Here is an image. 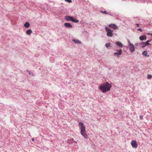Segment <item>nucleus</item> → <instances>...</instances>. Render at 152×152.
<instances>
[{
    "label": "nucleus",
    "mask_w": 152,
    "mask_h": 152,
    "mask_svg": "<svg viewBox=\"0 0 152 152\" xmlns=\"http://www.w3.org/2000/svg\"><path fill=\"white\" fill-rule=\"evenodd\" d=\"M111 85L108 82H106L102 84L99 87V89L103 93H105L110 90Z\"/></svg>",
    "instance_id": "obj_1"
},
{
    "label": "nucleus",
    "mask_w": 152,
    "mask_h": 152,
    "mask_svg": "<svg viewBox=\"0 0 152 152\" xmlns=\"http://www.w3.org/2000/svg\"><path fill=\"white\" fill-rule=\"evenodd\" d=\"M79 124L80 126V129H81L80 133L86 139H87L88 135L86 131V127L84 126V124L83 122H80Z\"/></svg>",
    "instance_id": "obj_2"
},
{
    "label": "nucleus",
    "mask_w": 152,
    "mask_h": 152,
    "mask_svg": "<svg viewBox=\"0 0 152 152\" xmlns=\"http://www.w3.org/2000/svg\"><path fill=\"white\" fill-rule=\"evenodd\" d=\"M105 29L107 32V35L108 37H112L113 36V30L110 29L107 27H105Z\"/></svg>",
    "instance_id": "obj_3"
},
{
    "label": "nucleus",
    "mask_w": 152,
    "mask_h": 152,
    "mask_svg": "<svg viewBox=\"0 0 152 152\" xmlns=\"http://www.w3.org/2000/svg\"><path fill=\"white\" fill-rule=\"evenodd\" d=\"M151 41V40H148L146 42H142L141 43H140L139 45L142 46V47H145L146 45H150L149 42Z\"/></svg>",
    "instance_id": "obj_4"
},
{
    "label": "nucleus",
    "mask_w": 152,
    "mask_h": 152,
    "mask_svg": "<svg viewBox=\"0 0 152 152\" xmlns=\"http://www.w3.org/2000/svg\"><path fill=\"white\" fill-rule=\"evenodd\" d=\"M129 50L131 53H133L135 51V48L134 45L132 44H130L128 46Z\"/></svg>",
    "instance_id": "obj_5"
},
{
    "label": "nucleus",
    "mask_w": 152,
    "mask_h": 152,
    "mask_svg": "<svg viewBox=\"0 0 152 152\" xmlns=\"http://www.w3.org/2000/svg\"><path fill=\"white\" fill-rule=\"evenodd\" d=\"M116 51L117 52L114 53V55L119 57L122 54V51L121 49H119V50H117Z\"/></svg>",
    "instance_id": "obj_6"
},
{
    "label": "nucleus",
    "mask_w": 152,
    "mask_h": 152,
    "mask_svg": "<svg viewBox=\"0 0 152 152\" xmlns=\"http://www.w3.org/2000/svg\"><path fill=\"white\" fill-rule=\"evenodd\" d=\"M109 26L110 28H112L113 29H117L118 28V26L114 24H110Z\"/></svg>",
    "instance_id": "obj_7"
},
{
    "label": "nucleus",
    "mask_w": 152,
    "mask_h": 152,
    "mask_svg": "<svg viewBox=\"0 0 152 152\" xmlns=\"http://www.w3.org/2000/svg\"><path fill=\"white\" fill-rule=\"evenodd\" d=\"M132 146L134 148H136L137 147L138 145L136 141L134 140H132L131 142Z\"/></svg>",
    "instance_id": "obj_8"
},
{
    "label": "nucleus",
    "mask_w": 152,
    "mask_h": 152,
    "mask_svg": "<svg viewBox=\"0 0 152 152\" xmlns=\"http://www.w3.org/2000/svg\"><path fill=\"white\" fill-rule=\"evenodd\" d=\"M64 26L66 27L70 28H72V25L69 23H64Z\"/></svg>",
    "instance_id": "obj_9"
},
{
    "label": "nucleus",
    "mask_w": 152,
    "mask_h": 152,
    "mask_svg": "<svg viewBox=\"0 0 152 152\" xmlns=\"http://www.w3.org/2000/svg\"><path fill=\"white\" fill-rule=\"evenodd\" d=\"M116 45L118 47L122 48L123 46V44L120 41L116 42L115 43Z\"/></svg>",
    "instance_id": "obj_10"
},
{
    "label": "nucleus",
    "mask_w": 152,
    "mask_h": 152,
    "mask_svg": "<svg viewBox=\"0 0 152 152\" xmlns=\"http://www.w3.org/2000/svg\"><path fill=\"white\" fill-rule=\"evenodd\" d=\"M72 18V16H65V19L67 21H71V19Z\"/></svg>",
    "instance_id": "obj_11"
},
{
    "label": "nucleus",
    "mask_w": 152,
    "mask_h": 152,
    "mask_svg": "<svg viewBox=\"0 0 152 152\" xmlns=\"http://www.w3.org/2000/svg\"><path fill=\"white\" fill-rule=\"evenodd\" d=\"M147 38L146 36L145 35H143L140 37V39L141 40H145Z\"/></svg>",
    "instance_id": "obj_12"
},
{
    "label": "nucleus",
    "mask_w": 152,
    "mask_h": 152,
    "mask_svg": "<svg viewBox=\"0 0 152 152\" xmlns=\"http://www.w3.org/2000/svg\"><path fill=\"white\" fill-rule=\"evenodd\" d=\"M72 41L73 42L77 44H80L81 43V42L78 39H73Z\"/></svg>",
    "instance_id": "obj_13"
},
{
    "label": "nucleus",
    "mask_w": 152,
    "mask_h": 152,
    "mask_svg": "<svg viewBox=\"0 0 152 152\" xmlns=\"http://www.w3.org/2000/svg\"><path fill=\"white\" fill-rule=\"evenodd\" d=\"M142 54V55L148 57L149 56V55H148L147 52L146 51H143Z\"/></svg>",
    "instance_id": "obj_14"
},
{
    "label": "nucleus",
    "mask_w": 152,
    "mask_h": 152,
    "mask_svg": "<svg viewBox=\"0 0 152 152\" xmlns=\"http://www.w3.org/2000/svg\"><path fill=\"white\" fill-rule=\"evenodd\" d=\"M71 21L72 22L75 23H77L79 21L78 20L74 18L73 16H72V18L71 19Z\"/></svg>",
    "instance_id": "obj_15"
},
{
    "label": "nucleus",
    "mask_w": 152,
    "mask_h": 152,
    "mask_svg": "<svg viewBox=\"0 0 152 152\" xmlns=\"http://www.w3.org/2000/svg\"><path fill=\"white\" fill-rule=\"evenodd\" d=\"M71 21L72 22L75 23H77L79 21L78 20L74 18L73 16H72V18L71 19Z\"/></svg>",
    "instance_id": "obj_16"
},
{
    "label": "nucleus",
    "mask_w": 152,
    "mask_h": 152,
    "mask_svg": "<svg viewBox=\"0 0 152 152\" xmlns=\"http://www.w3.org/2000/svg\"><path fill=\"white\" fill-rule=\"evenodd\" d=\"M30 24L28 22H26L24 24V26L26 28H28L30 26Z\"/></svg>",
    "instance_id": "obj_17"
},
{
    "label": "nucleus",
    "mask_w": 152,
    "mask_h": 152,
    "mask_svg": "<svg viewBox=\"0 0 152 152\" xmlns=\"http://www.w3.org/2000/svg\"><path fill=\"white\" fill-rule=\"evenodd\" d=\"M32 31L31 29H29L27 30L26 31V34L29 35L32 33Z\"/></svg>",
    "instance_id": "obj_18"
},
{
    "label": "nucleus",
    "mask_w": 152,
    "mask_h": 152,
    "mask_svg": "<svg viewBox=\"0 0 152 152\" xmlns=\"http://www.w3.org/2000/svg\"><path fill=\"white\" fill-rule=\"evenodd\" d=\"M73 139H69L67 140V142L69 143H72L73 142Z\"/></svg>",
    "instance_id": "obj_19"
},
{
    "label": "nucleus",
    "mask_w": 152,
    "mask_h": 152,
    "mask_svg": "<svg viewBox=\"0 0 152 152\" xmlns=\"http://www.w3.org/2000/svg\"><path fill=\"white\" fill-rule=\"evenodd\" d=\"M110 45H111L110 43V42H108L107 43H106L105 44V46L107 48L110 46Z\"/></svg>",
    "instance_id": "obj_20"
},
{
    "label": "nucleus",
    "mask_w": 152,
    "mask_h": 152,
    "mask_svg": "<svg viewBox=\"0 0 152 152\" xmlns=\"http://www.w3.org/2000/svg\"><path fill=\"white\" fill-rule=\"evenodd\" d=\"M147 78L148 79H151L152 78V75H148L147 76Z\"/></svg>",
    "instance_id": "obj_21"
},
{
    "label": "nucleus",
    "mask_w": 152,
    "mask_h": 152,
    "mask_svg": "<svg viewBox=\"0 0 152 152\" xmlns=\"http://www.w3.org/2000/svg\"><path fill=\"white\" fill-rule=\"evenodd\" d=\"M100 12L101 13H104L105 14H109V13H107V11H102V10H101L100 11Z\"/></svg>",
    "instance_id": "obj_22"
},
{
    "label": "nucleus",
    "mask_w": 152,
    "mask_h": 152,
    "mask_svg": "<svg viewBox=\"0 0 152 152\" xmlns=\"http://www.w3.org/2000/svg\"><path fill=\"white\" fill-rule=\"evenodd\" d=\"M65 1L69 3L72 2V0H65Z\"/></svg>",
    "instance_id": "obj_23"
},
{
    "label": "nucleus",
    "mask_w": 152,
    "mask_h": 152,
    "mask_svg": "<svg viewBox=\"0 0 152 152\" xmlns=\"http://www.w3.org/2000/svg\"><path fill=\"white\" fill-rule=\"evenodd\" d=\"M137 30L138 31H140L142 32V29L141 28H139L137 29Z\"/></svg>",
    "instance_id": "obj_24"
},
{
    "label": "nucleus",
    "mask_w": 152,
    "mask_h": 152,
    "mask_svg": "<svg viewBox=\"0 0 152 152\" xmlns=\"http://www.w3.org/2000/svg\"><path fill=\"white\" fill-rule=\"evenodd\" d=\"M140 119H143V117L142 115H140Z\"/></svg>",
    "instance_id": "obj_25"
},
{
    "label": "nucleus",
    "mask_w": 152,
    "mask_h": 152,
    "mask_svg": "<svg viewBox=\"0 0 152 152\" xmlns=\"http://www.w3.org/2000/svg\"><path fill=\"white\" fill-rule=\"evenodd\" d=\"M136 25H137V27H140L139 24H138V23H136Z\"/></svg>",
    "instance_id": "obj_26"
},
{
    "label": "nucleus",
    "mask_w": 152,
    "mask_h": 152,
    "mask_svg": "<svg viewBox=\"0 0 152 152\" xmlns=\"http://www.w3.org/2000/svg\"><path fill=\"white\" fill-rule=\"evenodd\" d=\"M128 43H129V45H130V44H132V43H131L130 42V41H129V40H128Z\"/></svg>",
    "instance_id": "obj_27"
},
{
    "label": "nucleus",
    "mask_w": 152,
    "mask_h": 152,
    "mask_svg": "<svg viewBox=\"0 0 152 152\" xmlns=\"http://www.w3.org/2000/svg\"><path fill=\"white\" fill-rule=\"evenodd\" d=\"M34 138H33L32 139V141H34Z\"/></svg>",
    "instance_id": "obj_28"
},
{
    "label": "nucleus",
    "mask_w": 152,
    "mask_h": 152,
    "mask_svg": "<svg viewBox=\"0 0 152 152\" xmlns=\"http://www.w3.org/2000/svg\"><path fill=\"white\" fill-rule=\"evenodd\" d=\"M138 45V44H135V45L137 46Z\"/></svg>",
    "instance_id": "obj_29"
},
{
    "label": "nucleus",
    "mask_w": 152,
    "mask_h": 152,
    "mask_svg": "<svg viewBox=\"0 0 152 152\" xmlns=\"http://www.w3.org/2000/svg\"><path fill=\"white\" fill-rule=\"evenodd\" d=\"M29 75H30L31 74V73L29 72Z\"/></svg>",
    "instance_id": "obj_30"
},
{
    "label": "nucleus",
    "mask_w": 152,
    "mask_h": 152,
    "mask_svg": "<svg viewBox=\"0 0 152 152\" xmlns=\"http://www.w3.org/2000/svg\"><path fill=\"white\" fill-rule=\"evenodd\" d=\"M150 35H152V34H150Z\"/></svg>",
    "instance_id": "obj_31"
},
{
    "label": "nucleus",
    "mask_w": 152,
    "mask_h": 152,
    "mask_svg": "<svg viewBox=\"0 0 152 152\" xmlns=\"http://www.w3.org/2000/svg\"><path fill=\"white\" fill-rule=\"evenodd\" d=\"M109 14V15H110V14H109H109Z\"/></svg>",
    "instance_id": "obj_32"
}]
</instances>
